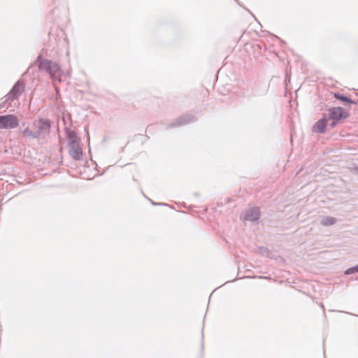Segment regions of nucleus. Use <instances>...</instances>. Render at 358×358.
<instances>
[{
    "mask_svg": "<svg viewBox=\"0 0 358 358\" xmlns=\"http://www.w3.org/2000/svg\"><path fill=\"white\" fill-rule=\"evenodd\" d=\"M35 63H38L40 70L45 71L50 76L55 90H59V87L57 84L62 83L63 78H65L62 73L60 66L50 60L41 59V55L38 56Z\"/></svg>",
    "mask_w": 358,
    "mask_h": 358,
    "instance_id": "f257e3e1",
    "label": "nucleus"
},
{
    "mask_svg": "<svg viewBox=\"0 0 358 358\" xmlns=\"http://www.w3.org/2000/svg\"><path fill=\"white\" fill-rule=\"evenodd\" d=\"M329 119L333 120L332 126L340 120L348 117L349 113L341 107H333L329 109Z\"/></svg>",
    "mask_w": 358,
    "mask_h": 358,
    "instance_id": "f03ea898",
    "label": "nucleus"
},
{
    "mask_svg": "<svg viewBox=\"0 0 358 358\" xmlns=\"http://www.w3.org/2000/svg\"><path fill=\"white\" fill-rule=\"evenodd\" d=\"M19 124L17 117L13 115L0 116V129H13Z\"/></svg>",
    "mask_w": 358,
    "mask_h": 358,
    "instance_id": "7ed1b4c3",
    "label": "nucleus"
},
{
    "mask_svg": "<svg viewBox=\"0 0 358 358\" xmlns=\"http://www.w3.org/2000/svg\"><path fill=\"white\" fill-rule=\"evenodd\" d=\"M70 152L75 159H79L82 157V150L76 140H73L71 141Z\"/></svg>",
    "mask_w": 358,
    "mask_h": 358,
    "instance_id": "20e7f679",
    "label": "nucleus"
},
{
    "mask_svg": "<svg viewBox=\"0 0 358 358\" xmlns=\"http://www.w3.org/2000/svg\"><path fill=\"white\" fill-rule=\"evenodd\" d=\"M260 210L257 208L250 209L245 215V220L249 221H255L259 218Z\"/></svg>",
    "mask_w": 358,
    "mask_h": 358,
    "instance_id": "39448f33",
    "label": "nucleus"
},
{
    "mask_svg": "<svg viewBox=\"0 0 358 358\" xmlns=\"http://www.w3.org/2000/svg\"><path fill=\"white\" fill-rule=\"evenodd\" d=\"M327 120L325 118L318 120L313 127V131L317 133H323L327 126Z\"/></svg>",
    "mask_w": 358,
    "mask_h": 358,
    "instance_id": "423d86ee",
    "label": "nucleus"
},
{
    "mask_svg": "<svg viewBox=\"0 0 358 358\" xmlns=\"http://www.w3.org/2000/svg\"><path fill=\"white\" fill-rule=\"evenodd\" d=\"M336 222V220L334 217H324L322 220V224L324 226H329V225H332L334 224V223Z\"/></svg>",
    "mask_w": 358,
    "mask_h": 358,
    "instance_id": "0eeeda50",
    "label": "nucleus"
},
{
    "mask_svg": "<svg viewBox=\"0 0 358 358\" xmlns=\"http://www.w3.org/2000/svg\"><path fill=\"white\" fill-rule=\"evenodd\" d=\"M24 88V83L22 80H18L11 88V90H21Z\"/></svg>",
    "mask_w": 358,
    "mask_h": 358,
    "instance_id": "6e6552de",
    "label": "nucleus"
},
{
    "mask_svg": "<svg viewBox=\"0 0 358 358\" xmlns=\"http://www.w3.org/2000/svg\"><path fill=\"white\" fill-rule=\"evenodd\" d=\"M334 96L343 101H345V102H348V103H354L352 101H351L348 97L347 96H340L339 94L335 93L334 94Z\"/></svg>",
    "mask_w": 358,
    "mask_h": 358,
    "instance_id": "1a4fd4ad",
    "label": "nucleus"
}]
</instances>
